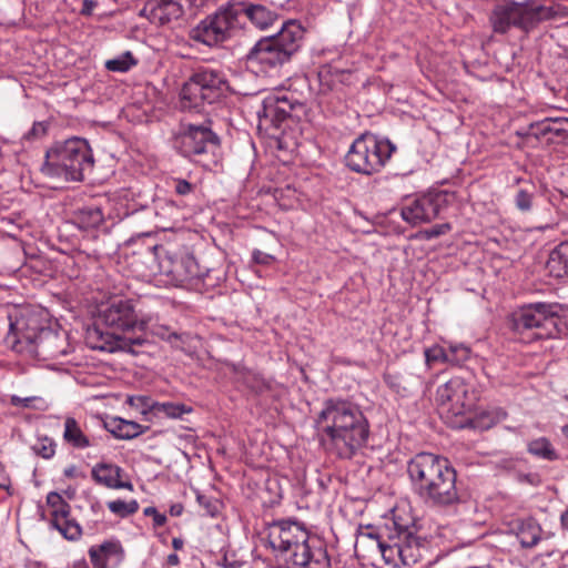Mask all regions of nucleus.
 Wrapping results in <instances>:
<instances>
[{
  "label": "nucleus",
  "mask_w": 568,
  "mask_h": 568,
  "mask_svg": "<svg viewBox=\"0 0 568 568\" xmlns=\"http://www.w3.org/2000/svg\"><path fill=\"white\" fill-rule=\"evenodd\" d=\"M316 426L329 448L345 459L352 458L369 437V424L361 408L343 399H327Z\"/></svg>",
  "instance_id": "obj_1"
},
{
  "label": "nucleus",
  "mask_w": 568,
  "mask_h": 568,
  "mask_svg": "<svg viewBox=\"0 0 568 568\" xmlns=\"http://www.w3.org/2000/svg\"><path fill=\"white\" fill-rule=\"evenodd\" d=\"M9 332L4 342L12 351L43 361L55 359L68 353L67 336L40 324L37 315L27 310L9 313Z\"/></svg>",
  "instance_id": "obj_2"
},
{
  "label": "nucleus",
  "mask_w": 568,
  "mask_h": 568,
  "mask_svg": "<svg viewBox=\"0 0 568 568\" xmlns=\"http://www.w3.org/2000/svg\"><path fill=\"white\" fill-rule=\"evenodd\" d=\"M304 28L295 20L283 23L278 32L260 39L247 52V63L266 75H276L298 52Z\"/></svg>",
  "instance_id": "obj_3"
},
{
  "label": "nucleus",
  "mask_w": 568,
  "mask_h": 568,
  "mask_svg": "<svg viewBox=\"0 0 568 568\" xmlns=\"http://www.w3.org/2000/svg\"><path fill=\"white\" fill-rule=\"evenodd\" d=\"M94 166L92 150L87 140L71 138L55 142L45 152L41 172L54 180L81 182Z\"/></svg>",
  "instance_id": "obj_4"
},
{
  "label": "nucleus",
  "mask_w": 568,
  "mask_h": 568,
  "mask_svg": "<svg viewBox=\"0 0 568 568\" xmlns=\"http://www.w3.org/2000/svg\"><path fill=\"white\" fill-rule=\"evenodd\" d=\"M308 539L307 530L296 521L283 520L270 527L271 547L295 566L307 567L313 561L320 564L325 559V551L322 548L313 550Z\"/></svg>",
  "instance_id": "obj_5"
},
{
  "label": "nucleus",
  "mask_w": 568,
  "mask_h": 568,
  "mask_svg": "<svg viewBox=\"0 0 568 568\" xmlns=\"http://www.w3.org/2000/svg\"><path fill=\"white\" fill-rule=\"evenodd\" d=\"M243 26V9L239 0H230L193 27L189 38L209 48H216L234 38Z\"/></svg>",
  "instance_id": "obj_6"
},
{
  "label": "nucleus",
  "mask_w": 568,
  "mask_h": 568,
  "mask_svg": "<svg viewBox=\"0 0 568 568\" xmlns=\"http://www.w3.org/2000/svg\"><path fill=\"white\" fill-rule=\"evenodd\" d=\"M555 16L556 10L552 7L536 4L531 0L524 2L504 0L494 6L489 22L495 32L506 33L513 27L527 31Z\"/></svg>",
  "instance_id": "obj_7"
},
{
  "label": "nucleus",
  "mask_w": 568,
  "mask_h": 568,
  "mask_svg": "<svg viewBox=\"0 0 568 568\" xmlns=\"http://www.w3.org/2000/svg\"><path fill=\"white\" fill-rule=\"evenodd\" d=\"M226 90L227 80L221 70L201 67L181 89V108L185 111L202 112L206 104L217 101Z\"/></svg>",
  "instance_id": "obj_8"
},
{
  "label": "nucleus",
  "mask_w": 568,
  "mask_h": 568,
  "mask_svg": "<svg viewBox=\"0 0 568 568\" xmlns=\"http://www.w3.org/2000/svg\"><path fill=\"white\" fill-rule=\"evenodd\" d=\"M559 311L558 304L523 305L510 315L511 328L518 334L531 332V336L537 339L555 337L559 333Z\"/></svg>",
  "instance_id": "obj_9"
},
{
  "label": "nucleus",
  "mask_w": 568,
  "mask_h": 568,
  "mask_svg": "<svg viewBox=\"0 0 568 568\" xmlns=\"http://www.w3.org/2000/svg\"><path fill=\"white\" fill-rule=\"evenodd\" d=\"M394 150L395 146L388 140L363 134L352 143L345 163L352 171L369 175L385 165Z\"/></svg>",
  "instance_id": "obj_10"
},
{
  "label": "nucleus",
  "mask_w": 568,
  "mask_h": 568,
  "mask_svg": "<svg viewBox=\"0 0 568 568\" xmlns=\"http://www.w3.org/2000/svg\"><path fill=\"white\" fill-rule=\"evenodd\" d=\"M136 306L134 300L115 298L100 310L99 318L108 328L114 331H145L154 316L150 312L136 310Z\"/></svg>",
  "instance_id": "obj_11"
},
{
  "label": "nucleus",
  "mask_w": 568,
  "mask_h": 568,
  "mask_svg": "<svg viewBox=\"0 0 568 568\" xmlns=\"http://www.w3.org/2000/svg\"><path fill=\"white\" fill-rule=\"evenodd\" d=\"M304 112V104L291 91L277 90L267 94L257 110L260 125L280 129L290 118L298 119Z\"/></svg>",
  "instance_id": "obj_12"
},
{
  "label": "nucleus",
  "mask_w": 568,
  "mask_h": 568,
  "mask_svg": "<svg viewBox=\"0 0 568 568\" xmlns=\"http://www.w3.org/2000/svg\"><path fill=\"white\" fill-rule=\"evenodd\" d=\"M453 194L444 191L429 192L405 203L400 216L410 225L429 223L448 206Z\"/></svg>",
  "instance_id": "obj_13"
},
{
  "label": "nucleus",
  "mask_w": 568,
  "mask_h": 568,
  "mask_svg": "<svg viewBox=\"0 0 568 568\" xmlns=\"http://www.w3.org/2000/svg\"><path fill=\"white\" fill-rule=\"evenodd\" d=\"M418 496L435 506H449L457 503L459 496L455 469L449 465L447 468L438 470L426 485V489H423Z\"/></svg>",
  "instance_id": "obj_14"
},
{
  "label": "nucleus",
  "mask_w": 568,
  "mask_h": 568,
  "mask_svg": "<svg viewBox=\"0 0 568 568\" xmlns=\"http://www.w3.org/2000/svg\"><path fill=\"white\" fill-rule=\"evenodd\" d=\"M418 496L435 506H449L457 503L459 496L455 469L449 465L447 468L438 470L426 485V489H423Z\"/></svg>",
  "instance_id": "obj_15"
},
{
  "label": "nucleus",
  "mask_w": 568,
  "mask_h": 568,
  "mask_svg": "<svg viewBox=\"0 0 568 568\" xmlns=\"http://www.w3.org/2000/svg\"><path fill=\"white\" fill-rule=\"evenodd\" d=\"M436 400L443 406L449 405L453 414L462 415L474 407L477 395L471 385L454 377L437 388Z\"/></svg>",
  "instance_id": "obj_16"
},
{
  "label": "nucleus",
  "mask_w": 568,
  "mask_h": 568,
  "mask_svg": "<svg viewBox=\"0 0 568 568\" xmlns=\"http://www.w3.org/2000/svg\"><path fill=\"white\" fill-rule=\"evenodd\" d=\"M85 339L87 344L93 349L108 353L126 352L133 355L138 354L136 347L148 343L145 337H125L116 332L103 331L98 326L88 328Z\"/></svg>",
  "instance_id": "obj_17"
},
{
  "label": "nucleus",
  "mask_w": 568,
  "mask_h": 568,
  "mask_svg": "<svg viewBox=\"0 0 568 568\" xmlns=\"http://www.w3.org/2000/svg\"><path fill=\"white\" fill-rule=\"evenodd\" d=\"M217 143V135L209 126L190 124L179 138V150L183 156L196 161L197 156L213 152Z\"/></svg>",
  "instance_id": "obj_18"
},
{
  "label": "nucleus",
  "mask_w": 568,
  "mask_h": 568,
  "mask_svg": "<svg viewBox=\"0 0 568 568\" xmlns=\"http://www.w3.org/2000/svg\"><path fill=\"white\" fill-rule=\"evenodd\" d=\"M448 466L449 462L438 455L432 453L415 455L407 464L408 477L415 494L419 495L436 473Z\"/></svg>",
  "instance_id": "obj_19"
},
{
  "label": "nucleus",
  "mask_w": 568,
  "mask_h": 568,
  "mask_svg": "<svg viewBox=\"0 0 568 568\" xmlns=\"http://www.w3.org/2000/svg\"><path fill=\"white\" fill-rule=\"evenodd\" d=\"M47 504L51 508V526L65 539L77 540L82 530L80 525L70 518V505L55 491L48 494Z\"/></svg>",
  "instance_id": "obj_20"
},
{
  "label": "nucleus",
  "mask_w": 568,
  "mask_h": 568,
  "mask_svg": "<svg viewBox=\"0 0 568 568\" xmlns=\"http://www.w3.org/2000/svg\"><path fill=\"white\" fill-rule=\"evenodd\" d=\"M186 3L193 7V0H153L148 3L144 11H149V19L152 22L166 24L183 16Z\"/></svg>",
  "instance_id": "obj_21"
},
{
  "label": "nucleus",
  "mask_w": 568,
  "mask_h": 568,
  "mask_svg": "<svg viewBox=\"0 0 568 568\" xmlns=\"http://www.w3.org/2000/svg\"><path fill=\"white\" fill-rule=\"evenodd\" d=\"M394 528L399 529L400 560L403 567H412L423 557V547L408 525L399 523V518L393 521Z\"/></svg>",
  "instance_id": "obj_22"
},
{
  "label": "nucleus",
  "mask_w": 568,
  "mask_h": 568,
  "mask_svg": "<svg viewBox=\"0 0 568 568\" xmlns=\"http://www.w3.org/2000/svg\"><path fill=\"white\" fill-rule=\"evenodd\" d=\"M508 532L515 535L521 547L532 548L541 538V527L532 518H515L508 524Z\"/></svg>",
  "instance_id": "obj_23"
},
{
  "label": "nucleus",
  "mask_w": 568,
  "mask_h": 568,
  "mask_svg": "<svg viewBox=\"0 0 568 568\" xmlns=\"http://www.w3.org/2000/svg\"><path fill=\"white\" fill-rule=\"evenodd\" d=\"M240 8L243 9V21L245 18L260 30H266L278 19V14L266 6L254 3L252 0H239Z\"/></svg>",
  "instance_id": "obj_24"
},
{
  "label": "nucleus",
  "mask_w": 568,
  "mask_h": 568,
  "mask_svg": "<svg viewBox=\"0 0 568 568\" xmlns=\"http://www.w3.org/2000/svg\"><path fill=\"white\" fill-rule=\"evenodd\" d=\"M396 535H389L388 540L381 539L377 535L368 534V537L376 541L377 548L387 565L395 568L402 567L399 529Z\"/></svg>",
  "instance_id": "obj_25"
},
{
  "label": "nucleus",
  "mask_w": 568,
  "mask_h": 568,
  "mask_svg": "<svg viewBox=\"0 0 568 568\" xmlns=\"http://www.w3.org/2000/svg\"><path fill=\"white\" fill-rule=\"evenodd\" d=\"M121 468L112 464H98L92 468V477L99 484L109 488H132L130 483L120 480Z\"/></svg>",
  "instance_id": "obj_26"
},
{
  "label": "nucleus",
  "mask_w": 568,
  "mask_h": 568,
  "mask_svg": "<svg viewBox=\"0 0 568 568\" xmlns=\"http://www.w3.org/2000/svg\"><path fill=\"white\" fill-rule=\"evenodd\" d=\"M106 429L118 439L129 440L144 434L148 427L132 420L113 418L105 424Z\"/></svg>",
  "instance_id": "obj_27"
},
{
  "label": "nucleus",
  "mask_w": 568,
  "mask_h": 568,
  "mask_svg": "<svg viewBox=\"0 0 568 568\" xmlns=\"http://www.w3.org/2000/svg\"><path fill=\"white\" fill-rule=\"evenodd\" d=\"M568 122L566 118H545L529 125L527 134L536 139L545 138L548 134L564 136L566 130L562 124Z\"/></svg>",
  "instance_id": "obj_28"
},
{
  "label": "nucleus",
  "mask_w": 568,
  "mask_h": 568,
  "mask_svg": "<svg viewBox=\"0 0 568 568\" xmlns=\"http://www.w3.org/2000/svg\"><path fill=\"white\" fill-rule=\"evenodd\" d=\"M546 267L555 277L568 275V241L560 243L550 252Z\"/></svg>",
  "instance_id": "obj_29"
},
{
  "label": "nucleus",
  "mask_w": 568,
  "mask_h": 568,
  "mask_svg": "<svg viewBox=\"0 0 568 568\" xmlns=\"http://www.w3.org/2000/svg\"><path fill=\"white\" fill-rule=\"evenodd\" d=\"M63 439L77 449H84L93 445L73 417H67L64 420Z\"/></svg>",
  "instance_id": "obj_30"
},
{
  "label": "nucleus",
  "mask_w": 568,
  "mask_h": 568,
  "mask_svg": "<svg viewBox=\"0 0 568 568\" xmlns=\"http://www.w3.org/2000/svg\"><path fill=\"white\" fill-rule=\"evenodd\" d=\"M104 220L99 206L88 205L78 210L74 214L75 224L83 230L95 229Z\"/></svg>",
  "instance_id": "obj_31"
},
{
  "label": "nucleus",
  "mask_w": 568,
  "mask_h": 568,
  "mask_svg": "<svg viewBox=\"0 0 568 568\" xmlns=\"http://www.w3.org/2000/svg\"><path fill=\"white\" fill-rule=\"evenodd\" d=\"M179 206L169 199H158L154 201V214L156 219L162 223L161 227L165 229L166 222H170L178 217Z\"/></svg>",
  "instance_id": "obj_32"
},
{
  "label": "nucleus",
  "mask_w": 568,
  "mask_h": 568,
  "mask_svg": "<svg viewBox=\"0 0 568 568\" xmlns=\"http://www.w3.org/2000/svg\"><path fill=\"white\" fill-rule=\"evenodd\" d=\"M154 316V320L149 324L148 328L144 332H150L152 335L169 342L171 345L176 346L178 342H182V335L171 331V328L166 325L160 324L158 321V316L151 313Z\"/></svg>",
  "instance_id": "obj_33"
},
{
  "label": "nucleus",
  "mask_w": 568,
  "mask_h": 568,
  "mask_svg": "<svg viewBox=\"0 0 568 568\" xmlns=\"http://www.w3.org/2000/svg\"><path fill=\"white\" fill-rule=\"evenodd\" d=\"M528 452L534 456L546 460H554L557 458L556 450L552 448L550 442L545 437L531 440L528 444Z\"/></svg>",
  "instance_id": "obj_34"
},
{
  "label": "nucleus",
  "mask_w": 568,
  "mask_h": 568,
  "mask_svg": "<svg viewBox=\"0 0 568 568\" xmlns=\"http://www.w3.org/2000/svg\"><path fill=\"white\" fill-rule=\"evenodd\" d=\"M135 64L136 60L130 51L105 61V68L112 72H126Z\"/></svg>",
  "instance_id": "obj_35"
},
{
  "label": "nucleus",
  "mask_w": 568,
  "mask_h": 568,
  "mask_svg": "<svg viewBox=\"0 0 568 568\" xmlns=\"http://www.w3.org/2000/svg\"><path fill=\"white\" fill-rule=\"evenodd\" d=\"M108 508L111 513L122 518L128 517L139 509V504L136 500L132 499L130 501L125 500H112L108 503Z\"/></svg>",
  "instance_id": "obj_36"
},
{
  "label": "nucleus",
  "mask_w": 568,
  "mask_h": 568,
  "mask_svg": "<svg viewBox=\"0 0 568 568\" xmlns=\"http://www.w3.org/2000/svg\"><path fill=\"white\" fill-rule=\"evenodd\" d=\"M156 410L171 418H181L184 414L191 413L192 408L184 404L165 402L158 403Z\"/></svg>",
  "instance_id": "obj_37"
},
{
  "label": "nucleus",
  "mask_w": 568,
  "mask_h": 568,
  "mask_svg": "<svg viewBox=\"0 0 568 568\" xmlns=\"http://www.w3.org/2000/svg\"><path fill=\"white\" fill-rule=\"evenodd\" d=\"M448 364L462 365L470 356V349L464 344H450L447 347Z\"/></svg>",
  "instance_id": "obj_38"
},
{
  "label": "nucleus",
  "mask_w": 568,
  "mask_h": 568,
  "mask_svg": "<svg viewBox=\"0 0 568 568\" xmlns=\"http://www.w3.org/2000/svg\"><path fill=\"white\" fill-rule=\"evenodd\" d=\"M425 354V362L428 367H432L436 363H446L448 364V354L447 348L434 345L432 347H428L424 352Z\"/></svg>",
  "instance_id": "obj_39"
},
{
  "label": "nucleus",
  "mask_w": 568,
  "mask_h": 568,
  "mask_svg": "<svg viewBox=\"0 0 568 568\" xmlns=\"http://www.w3.org/2000/svg\"><path fill=\"white\" fill-rule=\"evenodd\" d=\"M126 403L132 408L136 409L139 413H141L143 415L148 414L149 412H151L153 409H156V404H158V403L153 402L151 397L142 396V395L130 396V397H128Z\"/></svg>",
  "instance_id": "obj_40"
},
{
  "label": "nucleus",
  "mask_w": 568,
  "mask_h": 568,
  "mask_svg": "<svg viewBox=\"0 0 568 568\" xmlns=\"http://www.w3.org/2000/svg\"><path fill=\"white\" fill-rule=\"evenodd\" d=\"M532 200H534V193L529 192L525 189H519L515 195V205L516 207L523 212L527 213L530 212L532 209Z\"/></svg>",
  "instance_id": "obj_41"
},
{
  "label": "nucleus",
  "mask_w": 568,
  "mask_h": 568,
  "mask_svg": "<svg viewBox=\"0 0 568 568\" xmlns=\"http://www.w3.org/2000/svg\"><path fill=\"white\" fill-rule=\"evenodd\" d=\"M32 449L37 455L43 458H51L55 453V444L52 439L43 437L37 440Z\"/></svg>",
  "instance_id": "obj_42"
},
{
  "label": "nucleus",
  "mask_w": 568,
  "mask_h": 568,
  "mask_svg": "<svg viewBox=\"0 0 568 568\" xmlns=\"http://www.w3.org/2000/svg\"><path fill=\"white\" fill-rule=\"evenodd\" d=\"M196 500L205 515L214 517L219 513V503L215 498L197 493Z\"/></svg>",
  "instance_id": "obj_43"
},
{
  "label": "nucleus",
  "mask_w": 568,
  "mask_h": 568,
  "mask_svg": "<svg viewBox=\"0 0 568 568\" xmlns=\"http://www.w3.org/2000/svg\"><path fill=\"white\" fill-rule=\"evenodd\" d=\"M97 548L104 555L106 560L113 556L121 558L123 555V549L118 541H105Z\"/></svg>",
  "instance_id": "obj_44"
},
{
  "label": "nucleus",
  "mask_w": 568,
  "mask_h": 568,
  "mask_svg": "<svg viewBox=\"0 0 568 568\" xmlns=\"http://www.w3.org/2000/svg\"><path fill=\"white\" fill-rule=\"evenodd\" d=\"M89 556L94 568H108V560L95 546L89 549Z\"/></svg>",
  "instance_id": "obj_45"
},
{
  "label": "nucleus",
  "mask_w": 568,
  "mask_h": 568,
  "mask_svg": "<svg viewBox=\"0 0 568 568\" xmlns=\"http://www.w3.org/2000/svg\"><path fill=\"white\" fill-rule=\"evenodd\" d=\"M173 187L176 194L187 195L194 190V185L183 179H173Z\"/></svg>",
  "instance_id": "obj_46"
},
{
  "label": "nucleus",
  "mask_w": 568,
  "mask_h": 568,
  "mask_svg": "<svg viewBox=\"0 0 568 568\" xmlns=\"http://www.w3.org/2000/svg\"><path fill=\"white\" fill-rule=\"evenodd\" d=\"M143 513L145 516L153 518L155 527H162L166 523V516L159 513L155 507H146Z\"/></svg>",
  "instance_id": "obj_47"
},
{
  "label": "nucleus",
  "mask_w": 568,
  "mask_h": 568,
  "mask_svg": "<svg viewBox=\"0 0 568 568\" xmlns=\"http://www.w3.org/2000/svg\"><path fill=\"white\" fill-rule=\"evenodd\" d=\"M37 399V397H20L18 395H12L10 397V403L16 407L29 408L32 407V403Z\"/></svg>",
  "instance_id": "obj_48"
},
{
  "label": "nucleus",
  "mask_w": 568,
  "mask_h": 568,
  "mask_svg": "<svg viewBox=\"0 0 568 568\" xmlns=\"http://www.w3.org/2000/svg\"><path fill=\"white\" fill-rule=\"evenodd\" d=\"M452 229L449 223L437 224L430 227L426 233L428 237H437L439 235L446 234Z\"/></svg>",
  "instance_id": "obj_49"
},
{
  "label": "nucleus",
  "mask_w": 568,
  "mask_h": 568,
  "mask_svg": "<svg viewBox=\"0 0 568 568\" xmlns=\"http://www.w3.org/2000/svg\"><path fill=\"white\" fill-rule=\"evenodd\" d=\"M253 260L257 264L268 265L274 261V257L271 254L255 250L253 252Z\"/></svg>",
  "instance_id": "obj_50"
},
{
  "label": "nucleus",
  "mask_w": 568,
  "mask_h": 568,
  "mask_svg": "<svg viewBox=\"0 0 568 568\" xmlns=\"http://www.w3.org/2000/svg\"><path fill=\"white\" fill-rule=\"evenodd\" d=\"M163 272L166 273L168 275L173 276L174 278H178V280H183L186 276V274L182 272V263L181 262L173 263L172 268L165 270Z\"/></svg>",
  "instance_id": "obj_51"
},
{
  "label": "nucleus",
  "mask_w": 568,
  "mask_h": 568,
  "mask_svg": "<svg viewBox=\"0 0 568 568\" xmlns=\"http://www.w3.org/2000/svg\"><path fill=\"white\" fill-rule=\"evenodd\" d=\"M97 1L94 0H83L82 1V8H81V13L83 16H91L94 8L97 7Z\"/></svg>",
  "instance_id": "obj_52"
},
{
  "label": "nucleus",
  "mask_w": 568,
  "mask_h": 568,
  "mask_svg": "<svg viewBox=\"0 0 568 568\" xmlns=\"http://www.w3.org/2000/svg\"><path fill=\"white\" fill-rule=\"evenodd\" d=\"M10 487V478L7 475L3 465L0 463V488L9 489Z\"/></svg>",
  "instance_id": "obj_53"
},
{
  "label": "nucleus",
  "mask_w": 568,
  "mask_h": 568,
  "mask_svg": "<svg viewBox=\"0 0 568 568\" xmlns=\"http://www.w3.org/2000/svg\"><path fill=\"white\" fill-rule=\"evenodd\" d=\"M183 505L182 504H173L171 507H170V515L173 516V517H178V516H181L182 513H183Z\"/></svg>",
  "instance_id": "obj_54"
},
{
  "label": "nucleus",
  "mask_w": 568,
  "mask_h": 568,
  "mask_svg": "<svg viewBox=\"0 0 568 568\" xmlns=\"http://www.w3.org/2000/svg\"><path fill=\"white\" fill-rule=\"evenodd\" d=\"M560 524L562 529L568 530V508L561 514Z\"/></svg>",
  "instance_id": "obj_55"
},
{
  "label": "nucleus",
  "mask_w": 568,
  "mask_h": 568,
  "mask_svg": "<svg viewBox=\"0 0 568 568\" xmlns=\"http://www.w3.org/2000/svg\"><path fill=\"white\" fill-rule=\"evenodd\" d=\"M180 562L179 556L176 554H171L168 556V564L171 566H178Z\"/></svg>",
  "instance_id": "obj_56"
},
{
  "label": "nucleus",
  "mask_w": 568,
  "mask_h": 568,
  "mask_svg": "<svg viewBox=\"0 0 568 568\" xmlns=\"http://www.w3.org/2000/svg\"><path fill=\"white\" fill-rule=\"evenodd\" d=\"M394 378H395V377H394V376H392V375H386V376H385V382H386L389 386L395 387V386H396V384H395Z\"/></svg>",
  "instance_id": "obj_57"
},
{
  "label": "nucleus",
  "mask_w": 568,
  "mask_h": 568,
  "mask_svg": "<svg viewBox=\"0 0 568 568\" xmlns=\"http://www.w3.org/2000/svg\"><path fill=\"white\" fill-rule=\"evenodd\" d=\"M172 545L174 549H181L183 546V541L181 539L174 538Z\"/></svg>",
  "instance_id": "obj_58"
},
{
  "label": "nucleus",
  "mask_w": 568,
  "mask_h": 568,
  "mask_svg": "<svg viewBox=\"0 0 568 568\" xmlns=\"http://www.w3.org/2000/svg\"><path fill=\"white\" fill-rule=\"evenodd\" d=\"M74 470H75L74 467H69V468L64 469V475L67 477H72L74 475Z\"/></svg>",
  "instance_id": "obj_59"
},
{
  "label": "nucleus",
  "mask_w": 568,
  "mask_h": 568,
  "mask_svg": "<svg viewBox=\"0 0 568 568\" xmlns=\"http://www.w3.org/2000/svg\"><path fill=\"white\" fill-rule=\"evenodd\" d=\"M561 433L568 439V424L561 427Z\"/></svg>",
  "instance_id": "obj_60"
},
{
  "label": "nucleus",
  "mask_w": 568,
  "mask_h": 568,
  "mask_svg": "<svg viewBox=\"0 0 568 568\" xmlns=\"http://www.w3.org/2000/svg\"><path fill=\"white\" fill-rule=\"evenodd\" d=\"M490 425H491V422H489V423H487V424L483 425L481 427L488 428V427H490Z\"/></svg>",
  "instance_id": "obj_61"
}]
</instances>
